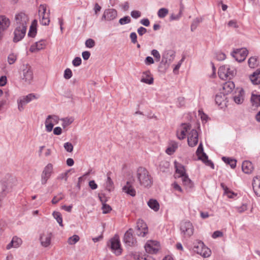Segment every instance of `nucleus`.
I'll list each match as a JSON object with an SVG mask.
<instances>
[{"instance_id": "nucleus-28", "label": "nucleus", "mask_w": 260, "mask_h": 260, "mask_svg": "<svg viewBox=\"0 0 260 260\" xmlns=\"http://www.w3.org/2000/svg\"><path fill=\"white\" fill-rule=\"evenodd\" d=\"M176 173L178 175V177H182L186 175V171L183 166L180 164H175Z\"/></svg>"}, {"instance_id": "nucleus-33", "label": "nucleus", "mask_w": 260, "mask_h": 260, "mask_svg": "<svg viewBox=\"0 0 260 260\" xmlns=\"http://www.w3.org/2000/svg\"><path fill=\"white\" fill-rule=\"evenodd\" d=\"M37 20H34L30 26L29 30L28 31V35L31 37H34L37 33Z\"/></svg>"}, {"instance_id": "nucleus-26", "label": "nucleus", "mask_w": 260, "mask_h": 260, "mask_svg": "<svg viewBox=\"0 0 260 260\" xmlns=\"http://www.w3.org/2000/svg\"><path fill=\"white\" fill-rule=\"evenodd\" d=\"M242 169L244 173L246 174H250L253 172L254 167L251 162L245 160L242 163Z\"/></svg>"}, {"instance_id": "nucleus-6", "label": "nucleus", "mask_w": 260, "mask_h": 260, "mask_svg": "<svg viewBox=\"0 0 260 260\" xmlns=\"http://www.w3.org/2000/svg\"><path fill=\"white\" fill-rule=\"evenodd\" d=\"M146 252L150 254L156 253L160 249L159 242L155 240H148L145 245Z\"/></svg>"}, {"instance_id": "nucleus-4", "label": "nucleus", "mask_w": 260, "mask_h": 260, "mask_svg": "<svg viewBox=\"0 0 260 260\" xmlns=\"http://www.w3.org/2000/svg\"><path fill=\"white\" fill-rule=\"evenodd\" d=\"M17 182V180L15 178L11 176V175H6L1 180V184L2 185V196L5 197L8 192L9 188H12L14 186Z\"/></svg>"}, {"instance_id": "nucleus-13", "label": "nucleus", "mask_w": 260, "mask_h": 260, "mask_svg": "<svg viewBox=\"0 0 260 260\" xmlns=\"http://www.w3.org/2000/svg\"><path fill=\"white\" fill-rule=\"evenodd\" d=\"M53 165L51 164H48L44 168L41 175V183L42 184H45L47 183L53 172Z\"/></svg>"}, {"instance_id": "nucleus-42", "label": "nucleus", "mask_w": 260, "mask_h": 260, "mask_svg": "<svg viewBox=\"0 0 260 260\" xmlns=\"http://www.w3.org/2000/svg\"><path fill=\"white\" fill-rule=\"evenodd\" d=\"M52 215L54 218L56 220L57 222L59 223V224L62 226V218L60 213L59 212L54 211L53 212Z\"/></svg>"}, {"instance_id": "nucleus-60", "label": "nucleus", "mask_w": 260, "mask_h": 260, "mask_svg": "<svg viewBox=\"0 0 260 260\" xmlns=\"http://www.w3.org/2000/svg\"><path fill=\"white\" fill-rule=\"evenodd\" d=\"M224 193L226 194L228 198H233L236 194L232 191L229 190L228 188H226L224 189Z\"/></svg>"}, {"instance_id": "nucleus-54", "label": "nucleus", "mask_w": 260, "mask_h": 260, "mask_svg": "<svg viewBox=\"0 0 260 260\" xmlns=\"http://www.w3.org/2000/svg\"><path fill=\"white\" fill-rule=\"evenodd\" d=\"M63 195L61 194L55 196L52 200V203L53 204L57 203L59 201L62 200L63 199Z\"/></svg>"}, {"instance_id": "nucleus-10", "label": "nucleus", "mask_w": 260, "mask_h": 260, "mask_svg": "<svg viewBox=\"0 0 260 260\" xmlns=\"http://www.w3.org/2000/svg\"><path fill=\"white\" fill-rule=\"evenodd\" d=\"M196 153L199 159L201 160L206 165L210 166L212 168H214L213 164L208 159V156L204 152L203 147L201 143L199 145Z\"/></svg>"}, {"instance_id": "nucleus-21", "label": "nucleus", "mask_w": 260, "mask_h": 260, "mask_svg": "<svg viewBox=\"0 0 260 260\" xmlns=\"http://www.w3.org/2000/svg\"><path fill=\"white\" fill-rule=\"evenodd\" d=\"M133 180H129L126 182V185L123 188V191L132 197L136 196V190L133 186Z\"/></svg>"}, {"instance_id": "nucleus-44", "label": "nucleus", "mask_w": 260, "mask_h": 260, "mask_svg": "<svg viewBox=\"0 0 260 260\" xmlns=\"http://www.w3.org/2000/svg\"><path fill=\"white\" fill-rule=\"evenodd\" d=\"M177 148L178 144L174 142L172 143L171 146H170L166 149V153L171 155L176 151Z\"/></svg>"}, {"instance_id": "nucleus-57", "label": "nucleus", "mask_w": 260, "mask_h": 260, "mask_svg": "<svg viewBox=\"0 0 260 260\" xmlns=\"http://www.w3.org/2000/svg\"><path fill=\"white\" fill-rule=\"evenodd\" d=\"M103 213L104 214H106L109 213L111 210V207L106 204H104L102 207Z\"/></svg>"}, {"instance_id": "nucleus-1", "label": "nucleus", "mask_w": 260, "mask_h": 260, "mask_svg": "<svg viewBox=\"0 0 260 260\" xmlns=\"http://www.w3.org/2000/svg\"><path fill=\"white\" fill-rule=\"evenodd\" d=\"M16 27L14 30L13 41L17 42L21 40L25 36L29 21V18L25 13L21 12L15 16Z\"/></svg>"}, {"instance_id": "nucleus-62", "label": "nucleus", "mask_w": 260, "mask_h": 260, "mask_svg": "<svg viewBox=\"0 0 260 260\" xmlns=\"http://www.w3.org/2000/svg\"><path fill=\"white\" fill-rule=\"evenodd\" d=\"M228 25L229 27H233L234 28H237L238 27V25L237 24V21L235 20H230L228 23Z\"/></svg>"}, {"instance_id": "nucleus-48", "label": "nucleus", "mask_w": 260, "mask_h": 260, "mask_svg": "<svg viewBox=\"0 0 260 260\" xmlns=\"http://www.w3.org/2000/svg\"><path fill=\"white\" fill-rule=\"evenodd\" d=\"M226 57L225 54L221 51V50H218L215 55V58L217 60L219 61L223 60Z\"/></svg>"}, {"instance_id": "nucleus-14", "label": "nucleus", "mask_w": 260, "mask_h": 260, "mask_svg": "<svg viewBox=\"0 0 260 260\" xmlns=\"http://www.w3.org/2000/svg\"><path fill=\"white\" fill-rule=\"evenodd\" d=\"M52 234L48 231L44 232L40 237V241L42 246L48 247L51 244Z\"/></svg>"}, {"instance_id": "nucleus-16", "label": "nucleus", "mask_w": 260, "mask_h": 260, "mask_svg": "<svg viewBox=\"0 0 260 260\" xmlns=\"http://www.w3.org/2000/svg\"><path fill=\"white\" fill-rule=\"evenodd\" d=\"M248 54V50H234L232 55L239 62L244 61Z\"/></svg>"}, {"instance_id": "nucleus-41", "label": "nucleus", "mask_w": 260, "mask_h": 260, "mask_svg": "<svg viewBox=\"0 0 260 260\" xmlns=\"http://www.w3.org/2000/svg\"><path fill=\"white\" fill-rule=\"evenodd\" d=\"M202 21H203V18L201 17V18H196V19H194L193 20V21L191 23V30L192 31H194L198 27L199 23H201V22H202Z\"/></svg>"}, {"instance_id": "nucleus-52", "label": "nucleus", "mask_w": 260, "mask_h": 260, "mask_svg": "<svg viewBox=\"0 0 260 260\" xmlns=\"http://www.w3.org/2000/svg\"><path fill=\"white\" fill-rule=\"evenodd\" d=\"M182 10L180 9L179 13L177 15H175L174 14H172L170 16V20H177L180 19V18L182 16Z\"/></svg>"}, {"instance_id": "nucleus-27", "label": "nucleus", "mask_w": 260, "mask_h": 260, "mask_svg": "<svg viewBox=\"0 0 260 260\" xmlns=\"http://www.w3.org/2000/svg\"><path fill=\"white\" fill-rule=\"evenodd\" d=\"M10 25V20L5 16H0V28L6 30Z\"/></svg>"}, {"instance_id": "nucleus-11", "label": "nucleus", "mask_w": 260, "mask_h": 260, "mask_svg": "<svg viewBox=\"0 0 260 260\" xmlns=\"http://www.w3.org/2000/svg\"><path fill=\"white\" fill-rule=\"evenodd\" d=\"M133 230L129 229L125 233L123 240L126 246H135L137 245V240L133 236Z\"/></svg>"}, {"instance_id": "nucleus-59", "label": "nucleus", "mask_w": 260, "mask_h": 260, "mask_svg": "<svg viewBox=\"0 0 260 260\" xmlns=\"http://www.w3.org/2000/svg\"><path fill=\"white\" fill-rule=\"evenodd\" d=\"M223 236V233L220 231H216L214 232L212 236V237L214 239H216L218 237H221Z\"/></svg>"}, {"instance_id": "nucleus-24", "label": "nucleus", "mask_w": 260, "mask_h": 260, "mask_svg": "<svg viewBox=\"0 0 260 260\" xmlns=\"http://www.w3.org/2000/svg\"><path fill=\"white\" fill-rule=\"evenodd\" d=\"M252 187L255 194L260 197V176H256L253 178Z\"/></svg>"}, {"instance_id": "nucleus-55", "label": "nucleus", "mask_w": 260, "mask_h": 260, "mask_svg": "<svg viewBox=\"0 0 260 260\" xmlns=\"http://www.w3.org/2000/svg\"><path fill=\"white\" fill-rule=\"evenodd\" d=\"M95 45L94 41L92 39H88L85 42V46L87 48H92Z\"/></svg>"}, {"instance_id": "nucleus-53", "label": "nucleus", "mask_w": 260, "mask_h": 260, "mask_svg": "<svg viewBox=\"0 0 260 260\" xmlns=\"http://www.w3.org/2000/svg\"><path fill=\"white\" fill-rule=\"evenodd\" d=\"M64 148L67 151L71 152L73 150V145L70 142H66L64 144Z\"/></svg>"}, {"instance_id": "nucleus-29", "label": "nucleus", "mask_w": 260, "mask_h": 260, "mask_svg": "<svg viewBox=\"0 0 260 260\" xmlns=\"http://www.w3.org/2000/svg\"><path fill=\"white\" fill-rule=\"evenodd\" d=\"M244 98V91L243 90L241 89L234 96V100L236 103L240 104L243 102Z\"/></svg>"}, {"instance_id": "nucleus-49", "label": "nucleus", "mask_w": 260, "mask_h": 260, "mask_svg": "<svg viewBox=\"0 0 260 260\" xmlns=\"http://www.w3.org/2000/svg\"><path fill=\"white\" fill-rule=\"evenodd\" d=\"M73 75L72 72L70 69H66L64 72L63 77L66 79H70Z\"/></svg>"}, {"instance_id": "nucleus-34", "label": "nucleus", "mask_w": 260, "mask_h": 260, "mask_svg": "<svg viewBox=\"0 0 260 260\" xmlns=\"http://www.w3.org/2000/svg\"><path fill=\"white\" fill-rule=\"evenodd\" d=\"M181 178L183 184L186 186V188H191L193 187V183L187 175L183 176Z\"/></svg>"}, {"instance_id": "nucleus-32", "label": "nucleus", "mask_w": 260, "mask_h": 260, "mask_svg": "<svg viewBox=\"0 0 260 260\" xmlns=\"http://www.w3.org/2000/svg\"><path fill=\"white\" fill-rule=\"evenodd\" d=\"M147 205L154 211H157L159 209V204L156 200L150 199L147 202Z\"/></svg>"}, {"instance_id": "nucleus-17", "label": "nucleus", "mask_w": 260, "mask_h": 260, "mask_svg": "<svg viewBox=\"0 0 260 260\" xmlns=\"http://www.w3.org/2000/svg\"><path fill=\"white\" fill-rule=\"evenodd\" d=\"M190 129V125L187 123H182L177 131V138L180 140L185 138L186 133Z\"/></svg>"}, {"instance_id": "nucleus-30", "label": "nucleus", "mask_w": 260, "mask_h": 260, "mask_svg": "<svg viewBox=\"0 0 260 260\" xmlns=\"http://www.w3.org/2000/svg\"><path fill=\"white\" fill-rule=\"evenodd\" d=\"M252 106L255 108L260 106V94L257 95L252 93L251 97Z\"/></svg>"}, {"instance_id": "nucleus-18", "label": "nucleus", "mask_w": 260, "mask_h": 260, "mask_svg": "<svg viewBox=\"0 0 260 260\" xmlns=\"http://www.w3.org/2000/svg\"><path fill=\"white\" fill-rule=\"evenodd\" d=\"M137 234L141 237H144L148 233V228L146 224L142 220L137 221Z\"/></svg>"}, {"instance_id": "nucleus-56", "label": "nucleus", "mask_w": 260, "mask_h": 260, "mask_svg": "<svg viewBox=\"0 0 260 260\" xmlns=\"http://www.w3.org/2000/svg\"><path fill=\"white\" fill-rule=\"evenodd\" d=\"M81 62L82 60L81 58L79 57H75L72 61L73 65L75 67L79 66L81 64Z\"/></svg>"}, {"instance_id": "nucleus-12", "label": "nucleus", "mask_w": 260, "mask_h": 260, "mask_svg": "<svg viewBox=\"0 0 260 260\" xmlns=\"http://www.w3.org/2000/svg\"><path fill=\"white\" fill-rule=\"evenodd\" d=\"M180 230L185 236L190 237L193 233V227L190 221H184L181 222Z\"/></svg>"}, {"instance_id": "nucleus-31", "label": "nucleus", "mask_w": 260, "mask_h": 260, "mask_svg": "<svg viewBox=\"0 0 260 260\" xmlns=\"http://www.w3.org/2000/svg\"><path fill=\"white\" fill-rule=\"evenodd\" d=\"M50 10H48L47 13L44 14H41L40 16V22L41 24L43 25H48L50 22Z\"/></svg>"}, {"instance_id": "nucleus-47", "label": "nucleus", "mask_w": 260, "mask_h": 260, "mask_svg": "<svg viewBox=\"0 0 260 260\" xmlns=\"http://www.w3.org/2000/svg\"><path fill=\"white\" fill-rule=\"evenodd\" d=\"M169 11L167 8H161L160 9L158 12L157 15L159 18H162L166 17V16L168 14Z\"/></svg>"}, {"instance_id": "nucleus-58", "label": "nucleus", "mask_w": 260, "mask_h": 260, "mask_svg": "<svg viewBox=\"0 0 260 260\" xmlns=\"http://www.w3.org/2000/svg\"><path fill=\"white\" fill-rule=\"evenodd\" d=\"M199 115L200 116L202 121H204L205 122L207 121L208 118V116L206 114H205L202 111H199Z\"/></svg>"}, {"instance_id": "nucleus-51", "label": "nucleus", "mask_w": 260, "mask_h": 260, "mask_svg": "<svg viewBox=\"0 0 260 260\" xmlns=\"http://www.w3.org/2000/svg\"><path fill=\"white\" fill-rule=\"evenodd\" d=\"M46 8L47 6L45 4L40 5L39 8V15H41V14H45L47 13L46 12Z\"/></svg>"}, {"instance_id": "nucleus-39", "label": "nucleus", "mask_w": 260, "mask_h": 260, "mask_svg": "<svg viewBox=\"0 0 260 260\" xmlns=\"http://www.w3.org/2000/svg\"><path fill=\"white\" fill-rule=\"evenodd\" d=\"M248 64L251 68H254L258 66V61L255 56L251 57L248 60Z\"/></svg>"}, {"instance_id": "nucleus-2", "label": "nucleus", "mask_w": 260, "mask_h": 260, "mask_svg": "<svg viewBox=\"0 0 260 260\" xmlns=\"http://www.w3.org/2000/svg\"><path fill=\"white\" fill-rule=\"evenodd\" d=\"M136 177L142 187H149L152 184V178L148 171L144 167H140L137 169Z\"/></svg>"}, {"instance_id": "nucleus-3", "label": "nucleus", "mask_w": 260, "mask_h": 260, "mask_svg": "<svg viewBox=\"0 0 260 260\" xmlns=\"http://www.w3.org/2000/svg\"><path fill=\"white\" fill-rule=\"evenodd\" d=\"M218 74L221 79L227 80L232 79L236 75V71L234 67L225 64L220 67Z\"/></svg>"}, {"instance_id": "nucleus-5", "label": "nucleus", "mask_w": 260, "mask_h": 260, "mask_svg": "<svg viewBox=\"0 0 260 260\" xmlns=\"http://www.w3.org/2000/svg\"><path fill=\"white\" fill-rule=\"evenodd\" d=\"M193 250L205 258L209 257L211 254V250L201 242H198L194 246Z\"/></svg>"}, {"instance_id": "nucleus-50", "label": "nucleus", "mask_w": 260, "mask_h": 260, "mask_svg": "<svg viewBox=\"0 0 260 260\" xmlns=\"http://www.w3.org/2000/svg\"><path fill=\"white\" fill-rule=\"evenodd\" d=\"M131 20L130 17L127 16L120 19L119 22L121 25H124L130 23Z\"/></svg>"}, {"instance_id": "nucleus-38", "label": "nucleus", "mask_w": 260, "mask_h": 260, "mask_svg": "<svg viewBox=\"0 0 260 260\" xmlns=\"http://www.w3.org/2000/svg\"><path fill=\"white\" fill-rule=\"evenodd\" d=\"M48 43L44 40H41L36 43V48L35 49H44L48 47ZM32 46L31 49H34Z\"/></svg>"}, {"instance_id": "nucleus-22", "label": "nucleus", "mask_w": 260, "mask_h": 260, "mask_svg": "<svg viewBox=\"0 0 260 260\" xmlns=\"http://www.w3.org/2000/svg\"><path fill=\"white\" fill-rule=\"evenodd\" d=\"M22 244V240L20 238L17 236L13 237L11 242L6 246L7 250L10 249L11 248H18Z\"/></svg>"}, {"instance_id": "nucleus-9", "label": "nucleus", "mask_w": 260, "mask_h": 260, "mask_svg": "<svg viewBox=\"0 0 260 260\" xmlns=\"http://www.w3.org/2000/svg\"><path fill=\"white\" fill-rule=\"evenodd\" d=\"M111 249L112 251L116 255H119L122 253V248L120 245V242L118 236L115 235L111 241Z\"/></svg>"}, {"instance_id": "nucleus-64", "label": "nucleus", "mask_w": 260, "mask_h": 260, "mask_svg": "<svg viewBox=\"0 0 260 260\" xmlns=\"http://www.w3.org/2000/svg\"><path fill=\"white\" fill-rule=\"evenodd\" d=\"M146 32H147V29L145 27H143L142 26L139 27L138 29V33L141 36H143Z\"/></svg>"}, {"instance_id": "nucleus-23", "label": "nucleus", "mask_w": 260, "mask_h": 260, "mask_svg": "<svg viewBox=\"0 0 260 260\" xmlns=\"http://www.w3.org/2000/svg\"><path fill=\"white\" fill-rule=\"evenodd\" d=\"M153 78L152 75L149 71L143 73L141 81L147 84H152L153 83Z\"/></svg>"}, {"instance_id": "nucleus-46", "label": "nucleus", "mask_w": 260, "mask_h": 260, "mask_svg": "<svg viewBox=\"0 0 260 260\" xmlns=\"http://www.w3.org/2000/svg\"><path fill=\"white\" fill-rule=\"evenodd\" d=\"M80 238L77 235H74L70 237L68 240V242L70 245H74L79 241Z\"/></svg>"}, {"instance_id": "nucleus-35", "label": "nucleus", "mask_w": 260, "mask_h": 260, "mask_svg": "<svg viewBox=\"0 0 260 260\" xmlns=\"http://www.w3.org/2000/svg\"><path fill=\"white\" fill-rule=\"evenodd\" d=\"M235 87V84L233 82H227L223 84V89L225 93H228L232 91Z\"/></svg>"}, {"instance_id": "nucleus-8", "label": "nucleus", "mask_w": 260, "mask_h": 260, "mask_svg": "<svg viewBox=\"0 0 260 260\" xmlns=\"http://www.w3.org/2000/svg\"><path fill=\"white\" fill-rule=\"evenodd\" d=\"M22 80L26 83H30L33 79V73L30 66L26 64L22 69Z\"/></svg>"}, {"instance_id": "nucleus-43", "label": "nucleus", "mask_w": 260, "mask_h": 260, "mask_svg": "<svg viewBox=\"0 0 260 260\" xmlns=\"http://www.w3.org/2000/svg\"><path fill=\"white\" fill-rule=\"evenodd\" d=\"M17 54L15 53L10 54L8 56V62L9 64H12L15 62L17 59Z\"/></svg>"}, {"instance_id": "nucleus-19", "label": "nucleus", "mask_w": 260, "mask_h": 260, "mask_svg": "<svg viewBox=\"0 0 260 260\" xmlns=\"http://www.w3.org/2000/svg\"><path fill=\"white\" fill-rule=\"evenodd\" d=\"M117 15V11L114 9H108L105 10L102 17V20L107 21L113 20L116 18Z\"/></svg>"}, {"instance_id": "nucleus-36", "label": "nucleus", "mask_w": 260, "mask_h": 260, "mask_svg": "<svg viewBox=\"0 0 260 260\" xmlns=\"http://www.w3.org/2000/svg\"><path fill=\"white\" fill-rule=\"evenodd\" d=\"M222 159L225 163L230 165L231 168L234 169L236 167L237 161L236 159L224 156L222 157Z\"/></svg>"}, {"instance_id": "nucleus-20", "label": "nucleus", "mask_w": 260, "mask_h": 260, "mask_svg": "<svg viewBox=\"0 0 260 260\" xmlns=\"http://www.w3.org/2000/svg\"><path fill=\"white\" fill-rule=\"evenodd\" d=\"M198 142V134L196 130L192 129L188 134V144L189 146L193 147L196 146Z\"/></svg>"}, {"instance_id": "nucleus-63", "label": "nucleus", "mask_w": 260, "mask_h": 260, "mask_svg": "<svg viewBox=\"0 0 260 260\" xmlns=\"http://www.w3.org/2000/svg\"><path fill=\"white\" fill-rule=\"evenodd\" d=\"M173 188L179 192H182V189L180 185H179L176 182H174L172 185Z\"/></svg>"}, {"instance_id": "nucleus-25", "label": "nucleus", "mask_w": 260, "mask_h": 260, "mask_svg": "<svg viewBox=\"0 0 260 260\" xmlns=\"http://www.w3.org/2000/svg\"><path fill=\"white\" fill-rule=\"evenodd\" d=\"M249 79L253 84L259 85L260 88V69L256 70L252 75H250Z\"/></svg>"}, {"instance_id": "nucleus-15", "label": "nucleus", "mask_w": 260, "mask_h": 260, "mask_svg": "<svg viewBox=\"0 0 260 260\" xmlns=\"http://www.w3.org/2000/svg\"><path fill=\"white\" fill-rule=\"evenodd\" d=\"M59 118L55 115H49L45 121V127L48 132L52 131L54 124L58 123Z\"/></svg>"}, {"instance_id": "nucleus-37", "label": "nucleus", "mask_w": 260, "mask_h": 260, "mask_svg": "<svg viewBox=\"0 0 260 260\" xmlns=\"http://www.w3.org/2000/svg\"><path fill=\"white\" fill-rule=\"evenodd\" d=\"M225 97L224 95L220 94H217L215 98V101L218 106H221L225 104Z\"/></svg>"}, {"instance_id": "nucleus-7", "label": "nucleus", "mask_w": 260, "mask_h": 260, "mask_svg": "<svg viewBox=\"0 0 260 260\" xmlns=\"http://www.w3.org/2000/svg\"><path fill=\"white\" fill-rule=\"evenodd\" d=\"M39 97V95L34 93H30L26 96H24L18 100V108L19 111H22L24 109V106L27 103L31 101L37 99Z\"/></svg>"}, {"instance_id": "nucleus-40", "label": "nucleus", "mask_w": 260, "mask_h": 260, "mask_svg": "<svg viewBox=\"0 0 260 260\" xmlns=\"http://www.w3.org/2000/svg\"><path fill=\"white\" fill-rule=\"evenodd\" d=\"M106 188L109 191H111L114 188L113 182L111 179L109 174H107V179L106 182Z\"/></svg>"}, {"instance_id": "nucleus-61", "label": "nucleus", "mask_w": 260, "mask_h": 260, "mask_svg": "<svg viewBox=\"0 0 260 260\" xmlns=\"http://www.w3.org/2000/svg\"><path fill=\"white\" fill-rule=\"evenodd\" d=\"M131 16L134 18H138L141 16V12L139 11L134 10L131 12Z\"/></svg>"}, {"instance_id": "nucleus-45", "label": "nucleus", "mask_w": 260, "mask_h": 260, "mask_svg": "<svg viewBox=\"0 0 260 260\" xmlns=\"http://www.w3.org/2000/svg\"><path fill=\"white\" fill-rule=\"evenodd\" d=\"M74 118L73 117H66L61 119L62 121V125L63 127H66L70 125L73 121Z\"/></svg>"}]
</instances>
